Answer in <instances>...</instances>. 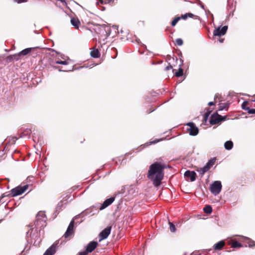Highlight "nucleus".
Listing matches in <instances>:
<instances>
[{"mask_svg":"<svg viewBox=\"0 0 255 255\" xmlns=\"http://www.w3.org/2000/svg\"><path fill=\"white\" fill-rule=\"evenodd\" d=\"M46 226V217L45 212H39L36 216L34 224L29 226V229L26 233L27 238L35 239L39 238V234L41 230Z\"/></svg>","mask_w":255,"mask_h":255,"instance_id":"obj_1","label":"nucleus"},{"mask_svg":"<svg viewBox=\"0 0 255 255\" xmlns=\"http://www.w3.org/2000/svg\"><path fill=\"white\" fill-rule=\"evenodd\" d=\"M164 166L158 162L152 164L149 167L147 176L152 181L155 187L159 186L161 184L164 176Z\"/></svg>","mask_w":255,"mask_h":255,"instance_id":"obj_2","label":"nucleus"},{"mask_svg":"<svg viewBox=\"0 0 255 255\" xmlns=\"http://www.w3.org/2000/svg\"><path fill=\"white\" fill-rule=\"evenodd\" d=\"M222 184L220 181H215L210 185V190L211 192L214 195L219 194L222 189Z\"/></svg>","mask_w":255,"mask_h":255,"instance_id":"obj_3","label":"nucleus"},{"mask_svg":"<svg viewBox=\"0 0 255 255\" xmlns=\"http://www.w3.org/2000/svg\"><path fill=\"white\" fill-rule=\"evenodd\" d=\"M226 116H222L217 113H214L211 116L210 123L212 125H216L221 122L224 121L226 120Z\"/></svg>","mask_w":255,"mask_h":255,"instance_id":"obj_4","label":"nucleus"},{"mask_svg":"<svg viewBox=\"0 0 255 255\" xmlns=\"http://www.w3.org/2000/svg\"><path fill=\"white\" fill-rule=\"evenodd\" d=\"M28 187V185H25L23 186H18L10 190L12 197H15L21 195L24 192Z\"/></svg>","mask_w":255,"mask_h":255,"instance_id":"obj_5","label":"nucleus"},{"mask_svg":"<svg viewBox=\"0 0 255 255\" xmlns=\"http://www.w3.org/2000/svg\"><path fill=\"white\" fill-rule=\"evenodd\" d=\"M98 209L95 206H93L89 208H88L82 212L79 216L83 217L85 216H92L95 215L97 212Z\"/></svg>","mask_w":255,"mask_h":255,"instance_id":"obj_6","label":"nucleus"},{"mask_svg":"<svg viewBox=\"0 0 255 255\" xmlns=\"http://www.w3.org/2000/svg\"><path fill=\"white\" fill-rule=\"evenodd\" d=\"M228 29L227 26H224L223 27L219 26L214 30V36H221L226 34Z\"/></svg>","mask_w":255,"mask_h":255,"instance_id":"obj_7","label":"nucleus"},{"mask_svg":"<svg viewBox=\"0 0 255 255\" xmlns=\"http://www.w3.org/2000/svg\"><path fill=\"white\" fill-rule=\"evenodd\" d=\"M74 219H73L70 222V223L67 228L66 232H65V234L64 235V237L65 238L70 237L73 234V233L74 232Z\"/></svg>","mask_w":255,"mask_h":255,"instance_id":"obj_8","label":"nucleus"},{"mask_svg":"<svg viewBox=\"0 0 255 255\" xmlns=\"http://www.w3.org/2000/svg\"><path fill=\"white\" fill-rule=\"evenodd\" d=\"M187 125L190 127L189 129L190 135L195 136L198 133V128L195 126L194 123H189L187 124Z\"/></svg>","mask_w":255,"mask_h":255,"instance_id":"obj_9","label":"nucleus"},{"mask_svg":"<svg viewBox=\"0 0 255 255\" xmlns=\"http://www.w3.org/2000/svg\"><path fill=\"white\" fill-rule=\"evenodd\" d=\"M111 227H107L104 229L99 235L100 239H106L111 233Z\"/></svg>","mask_w":255,"mask_h":255,"instance_id":"obj_10","label":"nucleus"},{"mask_svg":"<svg viewBox=\"0 0 255 255\" xmlns=\"http://www.w3.org/2000/svg\"><path fill=\"white\" fill-rule=\"evenodd\" d=\"M58 243L56 242L53 244L50 248H49L43 255H53L56 252V246Z\"/></svg>","mask_w":255,"mask_h":255,"instance_id":"obj_11","label":"nucleus"},{"mask_svg":"<svg viewBox=\"0 0 255 255\" xmlns=\"http://www.w3.org/2000/svg\"><path fill=\"white\" fill-rule=\"evenodd\" d=\"M184 176L187 178H189L190 181L193 182L196 179V174L194 171L187 170L184 173Z\"/></svg>","mask_w":255,"mask_h":255,"instance_id":"obj_12","label":"nucleus"},{"mask_svg":"<svg viewBox=\"0 0 255 255\" xmlns=\"http://www.w3.org/2000/svg\"><path fill=\"white\" fill-rule=\"evenodd\" d=\"M115 200L114 197H111L109 199H106L103 203L102 204L101 207L100 208V210H102L110 205Z\"/></svg>","mask_w":255,"mask_h":255,"instance_id":"obj_13","label":"nucleus"},{"mask_svg":"<svg viewBox=\"0 0 255 255\" xmlns=\"http://www.w3.org/2000/svg\"><path fill=\"white\" fill-rule=\"evenodd\" d=\"M215 161V158L210 159L204 166V167L208 171L210 168L214 164Z\"/></svg>","mask_w":255,"mask_h":255,"instance_id":"obj_14","label":"nucleus"},{"mask_svg":"<svg viewBox=\"0 0 255 255\" xmlns=\"http://www.w3.org/2000/svg\"><path fill=\"white\" fill-rule=\"evenodd\" d=\"M229 244L232 248H234L243 247V245H242L241 243H239L237 240H231Z\"/></svg>","mask_w":255,"mask_h":255,"instance_id":"obj_15","label":"nucleus"},{"mask_svg":"<svg viewBox=\"0 0 255 255\" xmlns=\"http://www.w3.org/2000/svg\"><path fill=\"white\" fill-rule=\"evenodd\" d=\"M225 245V243L223 240L220 241L214 246V249L215 250H221Z\"/></svg>","mask_w":255,"mask_h":255,"instance_id":"obj_16","label":"nucleus"},{"mask_svg":"<svg viewBox=\"0 0 255 255\" xmlns=\"http://www.w3.org/2000/svg\"><path fill=\"white\" fill-rule=\"evenodd\" d=\"M71 23L75 28H78L80 22L78 19L72 18L71 19Z\"/></svg>","mask_w":255,"mask_h":255,"instance_id":"obj_17","label":"nucleus"},{"mask_svg":"<svg viewBox=\"0 0 255 255\" xmlns=\"http://www.w3.org/2000/svg\"><path fill=\"white\" fill-rule=\"evenodd\" d=\"M224 147L227 150H231L233 147V142L231 140H228L225 142Z\"/></svg>","mask_w":255,"mask_h":255,"instance_id":"obj_18","label":"nucleus"},{"mask_svg":"<svg viewBox=\"0 0 255 255\" xmlns=\"http://www.w3.org/2000/svg\"><path fill=\"white\" fill-rule=\"evenodd\" d=\"M91 56L95 58H98L100 56V52L97 49H93L90 52Z\"/></svg>","mask_w":255,"mask_h":255,"instance_id":"obj_19","label":"nucleus"},{"mask_svg":"<svg viewBox=\"0 0 255 255\" xmlns=\"http://www.w3.org/2000/svg\"><path fill=\"white\" fill-rule=\"evenodd\" d=\"M32 49V48H25V49L22 50L18 53V56L26 55L27 54H28L29 52H30L31 51Z\"/></svg>","mask_w":255,"mask_h":255,"instance_id":"obj_20","label":"nucleus"},{"mask_svg":"<svg viewBox=\"0 0 255 255\" xmlns=\"http://www.w3.org/2000/svg\"><path fill=\"white\" fill-rule=\"evenodd\" d=\"M203 211L207 214H211L212 212V208L210 205H207L203 208Z\"/></svg>","mask_w":255,"mask_h":255,"instance_id":"obj_21","label":"nucleus"},{"mask_svg":"<svg viewBox=\"0 0 255 255\" xmlns=\"http://www.w3.org/2000/svg\"><path fill=\"white\" fill-rule=\"evenodd\" d=\"M168 223L169 225V230L171 232L174 233L176 231V228L175 225L173 224V223L170 222V221H168Z\"/></svg>","mask_w":255,"mask_h":255,"instance_id":"obj_22","label":"nucleus"},{"mask_svg":"<svg viewBox=\"0 0 255 255\" xmlns=\"http://www.w3.org/2000/svg\"><path fill=\"white\" fill-rule=\"evenodd\" d=\"M183 69L180 67L178 71L175 73V75L177 77H179L183 75Z\"/></svg>","mask_w":255,"mask_h":255,"instance_id":"obj_23","label":"nucleus"},{"mask_svg":"<svg viewBox=\"0 0 255 255\" xmlns=\"http://www.w3.org/2000/svg\"><path fill=\"white\" fill-rule=\"evenodd\" d=\"M197 171L202 175L204 174L205 172L208 171V170L204 167V166L202 168H200L197 170Z\"/></svg>","mask_w":255,"mask_h":255,"instance_id":"obj_24","label":"nucleus"},{"mask_svg":"<svg viewBox=\"0 0 255 255\" xmlns=\"http://www.w3.org/2000/svg\"><path fill=\"white\" fill-rule=\"evenodd\" d=\"M180 19V17H175L172 21L171 22V25L172 26H174L176 25L178 21Z\"/></svg>","mask_w":255,"mask_h":255,"instance_id":"obj_25","label":"nucleus"},{"mask_svg":"<svg viewBox=\"0 0 255 255\" xmlns=\"http://www.w3.org/2000/svg\"><path fill=\"white\" fill-rule=\"evenodd\" d=\"M227 107H228V105L227 104H220L218 108V111H223V110L225 109Z\"/></svg>","mask_w":255,"mask_h":255,"instance_id":"obj_26","label":"nucleus"},{"mask_svg":"<svg viewBox=\"0 0 255 255\" xmlns=\"http://www.w3.org/2000/svg\"><path fill=\"white\" fill-rule=\"evenodd\" d=\"M248 103V102L247 101H245L243 103V104L242 105V109H244V110H246L247 111H248V109H250L249 107L247 106Z\"/></svg>","mask_w":255,"mask_h":255,"instance_id":"obj_27","label":"nucleus"},{"mask_svg":"<svg viewBox=\"0 0 255 255\" xmlns=\"http://www.w3.org/2000/svg\"><path fill=\"white\" fill-rule=\"evenodd\" d=\"M63 206V203L62 201H61L60 203H59L56 207V212H59L60 210L61 209L62 207Z\"/></svg>","mask_w":255,"mask_h":255,"instance_id":"obj_28","label":"nucleus"},{"mask_svg":"<svg viewBox=\"0 0 255 255\" xmlns=\"http://www.w3.org/2000/svg\"><path fill=\"white\" fill-rule=\"evenodd\" d=\"M248 247L250 248H252L255 246V242L254 240H248Z\"/></svg>","mask_w":255,"mask_h":255,"instance_id":"obj_29","label":"nucleus"},{"mask_svg":"<svg viewBox=\"0 0 255 255\" xmlns=\"http://www.w3.org/2000/svg\"><path fill=\"white\" fill-rule=\"evenodd\" d=\"M55 63L61 65H67L68 62L66 60L62 61V60H57Z\"/></svg>","mask_w":255,"mask_h":255,"instance_id":"obj_30","label":"nucleus"},{"mask_svg":"<svg viewBox=\"0 0 255 255\" xmlns=\"http://www.w3.org/2000/svg\"><path fill=\"white\" fill-rule=\"evenodd\" d=\"M183 40L181 38H177L176 39V43L178 46H181L183 44Z\"/></svg>","mask_w":255,"mask_h":255,"instance_id":"obj_31","label":"nucleus"},{"mask_svg":"<svg viewBox=\"0 0 255 255\" xmlns=\"http://www.w3.org/2000/svg\"><path fill=\"white\" fill-rule=\"evenodd\" d=\"M17 56L16 55H10V56H9L7 57V61H8V62H10L11 61L12 59L14 58H15L16 60H18V58H16Z\"/></svg>","mask_w":255,"mask_h":255,"instance_id":"obj_32","label":"nucleus"},{"mask_svg":"<svg viewBox=\"0 0 255 255\" xmlns=\"http://www.w3.org/2000/svg\"><path fill=\"white\" fill-rule=\"evenodd\" d=\"M161 140H162V139H155V140H154L153 141H150L149 144L148 143H147V145H150V144H155V143H157L159 141H161Z\"/></svg>","mask_w":255,"mask_h":255,"instance_id":"obj_33","label":"nucleus"},{"mask_svg":"<svg viewBox=\"0 0 255 255\" xmlns=\"http://www.w3.org/2000/svg\"><path fill=\"white\" fill-rule=\"evenodd\" d=\"M248 113L250 114H255V109H248Z\"/></svg>","mask_w":255,"mask_h":255,"instance_id":"obj_34","label":"nucleus"},{"mask_svg":"<svg viewBox=\"0 0 255 255\" xmlns=\"http://www.w3.org/2000/svg\"><path fill=\"white\" fill-rule=\"evenodd\" d=\"M27 0H13V1L17 3H21L26 2Z\"/></svg>","mask_w":255,"mask_h":255,"instance_id":"obj_35","label":"nucleus"},{"mask_svg":"<svg viewBox=\"0 0 255 255\" xmlns=\"http://www.w3.org/2000/svg\"><path fill=\"white\" fill-rule=\"evenodd\" d=\"M210 113H211V112L210 111H207V112H206L204 114V119L206 120L208 117L209 116V115H210Z\"/></svg>","mask_w":255,"mask_h":255,"instance_id":"obj_36","label":"nucleus"},{"mask_svg":"<svg viewBox=\"0 0 255 255\" xmlns=\"http://www.w3.org/2000/svg\"><path fill=\"white\" fill-rule=\"evenodd\" d=\"M179 17H180L181 19H186L187 18V15L186 14H182L181 16H178Z\"/></svg>","mask_w":255,"mask_h":255,"instance_id":"obj_37","label":"nucleus"},{"mask_svg":"<svg viewBox=\"0 0 255 255\" xmlns=\"http://www.w3.org/2000/svg\"><path fill=\"white\" fill-rule=\"evenodd\" d=\"M100 0V2H101V3H110L111 1H112V0H106L105 2H104L103 0Z\"/></svg>","mask_w":255,"mask_h":255,"instance_id":"obj_38","label":"nucleus"},{"mask_svg":"<svg viewBox=\"0 0 255 255\" xmlns=\"http://www.w3.org/2000/svg\"><path fill=\"white\" fill-rule=\"evenodd\" d=\"M171 69H172V66L171 65H169L165 68V70L167 71Z\"/></svg>","mask_w":255,"mask_h":255,"instance_id":"obj_39","label":"nucleus"},{"mask_svg":"<svg viewBox=\"0 0 255 255\" xmlns=\"http://www.w3.org/2000/svg\"><path fill=\"white\" fill-rule=\"evenodd\" d=\"M186 14L187 15V17H193L194 16L193 14H192L191 13H187Z\"/></svg>","mask_w":255,"mask_h":255,"instance_id":"obj_40","label":"nucleus"},{"mask_svg":"<svg viewBox=\"0 0 255 255\" xmlns=\"http://www.w3.org/2000/svg\"><path fill=\"white\" fill-rule=\"evenodd\" d=\"M7 195L6 194H3L0 197V202H1L2 199L5 197H6Z\"/></svg>","mask_w":255,"mask_h":255,"instance_id":"obj_41","label":"nucleus"},{"mask_svg":"<svg viewBox=\"0 0 255 255\" xmlns=\"http://www.w3.org/2000/svg\"><path fill=\"white\" fill-rule=\"evenodd\" d=\"M214 105H215V103L213 102H210L208 103V105L210 106H214Z\"/></svg>","mask_w":255,"mask_h":255,"instance_id":"obj_42","label":"nucleus"},{"mask_svg":"<svg viewBox=\"0 0 255 255\" xmlns=\"http://www.w3.org/2000/svg\"><path fill=\"white\" fill-rule=\"evenodd\" d=\"M237 236H239L238 235H234L233 237H231L230 238H228L227 239H233V238H235L236 237H237Z\"/></svg>","mask_w":255,"mask_h":255,"instance_id":"obj_43","label":"nucleus"},{"mask_svg":"<svg viewBox=\"0 0 255 255\" xmlns=\"http://www.w3.org/2000/svg\"><path fill=\"white\" fill-rule=\"evenodd\" d=\"M242 238H243V239H247V240L251 239L250 238H249L248 237H244V236H242Z\"/></svg>","mask_w":255,"mask_h":255,"instance_id":"obj_44","label":"nucleus"},{"mask_svg":"<svg viewBox=\"0 0 255 255\" xmlns=\"http://www.w3.org/2000/svg\"><path fill=\"white\" fill-rule=\"evenodd\" d=\"M224 40V39L222 38L219 40V41H220V42L222 43V42H223Z\"/></svg>","mask_w":255,"mask_h":255,"instance_id":"obj_45","label":"nucleus"},{"mask_svg":"<svg viewBox=\"0 0 255 255\" xmlns=\"http://www.w3.org/2000/svg\"><path fill=\"white\" fill-rule=\"evenodd\" d=\"M154 110H155V109H153L150 110V111H149L148 113H151L152 112L154 111Z\"/></svg>","mask_w":255,"mask_h":255,"instance_id":"obj_46","label":"nucleus"},{"mask_svg":"<svg viewBox=\"0 0 255 255\" xmlns=\"http://www.w3.org/2000/svg\"><path fill=\"white\" fill-rule=\"evenodd\" d=\"M201 7L203 8V9H204V6L203 4H201Z\"/></svg>","mask_w":255,"mask_h":255,"instance_id":"obj_47","label":"nucleus"},{"mask_svg":"<svg viewBox=\"0 0 255 255\" xmlns=\"http://www.w3.org/2000/svg\"><path fill=\"white\" fill-rule=\"evenodd\" d=\"M181 64L179 65L180 66H181V65L183 64V61L181 60Z\"/></svg>","mask_w":255,"mask_h":255,"instance_id":"obj_48","label":"nucleus"},{"mask_svg":"<svg viewBox=\"0 0 255 255\" xmlns=\"http://www.w3.org/2000/svg\"><path fill=\"white\" fill-rule=\"evenodd\" d=\"M136 41H137V42L138 43H139V41H140L139 39L137 40Z\"/></svg>","mask_w":255,"mask_h":255,"instance_id":"obj_49","label":"nucleus"},{"mask_svg":"<svg viewBox=\"0 0 255 255\" xmlns=\"http://www.w3.org/2000/svg\"><path fill=\"white\" fill-rule=\"evenodd\" d=\"M59 71H64L63 70H60V69H59Z\"/></svg>","mask_w":255,"mask_h":255,"instance_id":"obj_50","label":"nucleus"},{"mask_svg":"<svg viewBox=\"0 0 255 255\" xmlns=\"http://www.w3.org/2000/svg\"><path fill=\"white\" fill-rule=\"evenodd\" d=\"M61 58H62V59H65V58H64V57H63V56H62V57H61Z\"/></svg>","mask_w":255,"mask_h":255,"instance_id":"obj_51","label":"nucleus"},{"mask_svg":"<svg viewBox=\"0 0 255 255\" xmlns=\"http://www.w3.org/2000/svg\"><path fill=\"white\" fill-rule=\"evenodd\" d=\"M1 220H0V222H1Z\"/></svg>","mask_w":255,"mask_h":255,"instance_id":"obj_52","label":"nucleus"}]
</instances>
